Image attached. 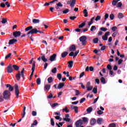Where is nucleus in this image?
I'll use <instances>...</instances> for the list:
<instances>
[{"instance_id":"obj_1","label":"nucleus","mask_w":127,"mask_h":127,"mask_svg":"<svg viewBox=\"0 0 127 127\" xmlns=\"http://www.w3.org/2000/svg\"><path fill=\"white\" fill-rule=\"evenodd\" d=\"M2 95L4 100H7L10 97V92L7 90H5L3 92Z\"/></svg>"},{"instance_id":"obj_2","label":"nucleus","mask_w":127,"mask_h":127,"mask_svg":"<svg viewBox=\"0 0 127 127\" xmlns=\"http://www.w3.org/2000/svg\"><path fill=\"white\" fill-rule=\"evenodd\" d=\"M79 41L82 43V45H86L87 44V37L86 36H82L79 38Z\"/></svg>"},{"instance_id":"obj_3","label":"nucleus","mask_w":127,"mask_h":127,"mask_svg":"<svg viewBox=\"0 0 127 127\" xmlns=\"http://www.w3.org/2000/svg\"><path fill=\"white\" fill-rule=\"evenodd\" d=\"M44 33V32L43 31H39L37 30V28H33V29H32L31 31H29V34H37V33Z\"/></svg>"},{"instance_id":"obj_4","label":"nucleus","mask_w":127,"mask_h":127,"mask_svg":"<svg viewBox=\"0 0 127 127\" xmlns=\"http://www.w3.org/2000/svg\"><path fill=\"white\" fill-rule=\"evenodd\" d=\"M67 4H69L70 7L73 8L76 4V0H68L67 1Z\"/></svg>"},{"instance_id":"obj_5","label":"nucleus","mask_w":127,"mask_h":127,"mask_svg":"<svg viewBox=\"0 0 127 127\" xmlns=\"http://www.w3.org/2000/svg\"><path fill=\"white\" fill-rule=\"evenodd\" d=\"M14 89L16 98H17V99H18V96L19 95V89H18V85H17V84L15 85Z\"/></svg>"},{"instance_id":"obj_6","label":"nucleus","mask_w":127,"mask_h":127,"mask_svg":"<svg viewBox=\"0 0 127 127\" xmlns=\"http://www.w3.org/2000/svg\"><path fill=\"white\" fill-rule=\"evenodd\" d=\"M21 35V32L19 31H16L13 32V36L15 38H16V37H19Z\"/></svg>"},{"instance_id":"obj_7","label":"nucleus","mask_w":127,"mask_h":127,"mask_svg":"<svg viewBox=\"0 0 127 127\" xmlns=\"http://www.w3.org/2000/svg\"><path fill=\"white\" fill-rule=\"evenodd\" d=\"M56 57H57V55L56 54H54L52 55L49 59L50 61L53 62L56 60Z\"/></svg>"},{"instance_id":"obj_8","label":"nucleus","mask_w":127,"mask_h":127,"mask_svg":"<svg viewBox=\"0 0 127 127\" xmlns=\"http://www.w3.org/2000/svg\"><path fill=\"white\" fill-rule=\"evenodd\" d=\"M83 125V120L82 119L78 120L76 123H75V127H81Z\"/></svg>"},{"instance_id":"obj_9","label":"nucleus","mask_w":127,"mask_h":127,"mask_svg":"<svg viewBox=\"0 0 127 127\" xmlns=\"http://www.w3.org/2000/svg\"><path fill=\"white\" fill-rule=\"evenodd\" d=\"M7 72L9 73H12L13 72V69H12L11 64H9L7 67Z\"/></svg>"},{"instance_id":"obj_10","label":"nucleus","mask_w":127,"mask_h":127,"mask_svg":"<svg viewBox=\"0 0 127 127\" xmlns=\"http://www.w3.org/2000/svg\"><path fill=\"white\" fill-rule=\"evenodd\" d=\"M110 35V32H106L104 35V36H102L103 40L106 41L108 40V36Z\"/></svg>"},{"instance_id":"obj_11","label":"nucleus","mask_w":127,"mask_h":127,"mask_svg":"<svg viewBox=\"0 0 127 127\" xmlns=\"http://www.w3.org/2000/svg\"><path fill=\"white\" fill-rule=\"evenodd\" d=\"M35 62L34 61L33 64H32V72L31 74H30L31 76H33V75H34V71L35 70Z\"/></svg>"},{"instance_id":"obj_12","label":"nucleus","mask_w":127,"mask_h":127,"mask_svg":"<svg viewBox=\"0 0 127 127\" xmlns=\"http://www.w3.org/2000/svg\"><path fill=\"white\" fill-rule=\"evenodd\" d=\"M17 42V40L15 39H12L10 40L8 42L9 45H12V44H14V43H16Z\"/></svg>"},{"instance_id":"obj_13","label":"nucleus","mask_w":127,"mask_h":127,"mask_svg":"<svg viewBox=\"0 0 127 127\" xmlns=\"http://www.w3.org/2000/svg\"><path fill=\"white\" fill-rule=\"evenodd\" d=\"M6 88H8V91H9V92H12V91L14 90L13 87H12L9 84H6Z\"/></svg>"},{"instance_id":"obj_14","label":"nucleus","mask_w":127,"mask_h":127,"mask_svg":"<svg viewBox=\"0 0 127 127\" xmlns=\"http://www.w3.org/2000/svg\"><path fill=\"white\" fill-rule=\"evenodd\" d=\"M50 88H51V85L50 84H47L45 85L44 90L45 91H48L49 90H50Z\"/></svg>"},{"instance_id":"obj_15","label":"nucleus","mask_w":127,"mask_h":127,"mask_svg":"<svg viewBox=\"0 0 127 127\" xmlns=\"http://www.w3.org/2000/svg\"><path fill=\"white\" fill-rule=\"evenodd\" d=\"M70 108L71 110H74L75 114H78V107L74 106V105H71Z\"/></svg>"},{"instance_id":"obj_16","label":"nucleus","mask_w":127,"mask_h":127,"mask_svg":"<svg viewBox=\"0 0 127 127\" xmlns=\"http://www.w3.org/2000/svg\"><path fill=\"white\" fill-rule=\"evenodd\" d=\"M76 50V46L75 45H72L69 47V51L72 52Z\"/></svg>"},{"instance_id":"obj_17","label":"nucleus","mask_w":127,"mask_h":127,"mask_svg":"<svg viewBox=\"0 0 127 127\" xmlns=\"http://www.w3.org/2000/svg\"><path fill=\"white\" fill-rule=\"evenodd\" d=\"M41 55L42 56V57H41L42 61H43V62H47L48 60L47 59H46L45 58V55H43V54H41Z\"/></svg>"},{"instance_id":"obj_18","label":"nucleus","mask_w":127,"mask_h":127,"mask_svg":"<svg viewBox=\"0 0 127 127\" xmlns=\"http://www.w3.org/2000/svg\"><path fill=\"white\" fill-rule=\"evenodd\" d=\"M96 119L95 118H92L90 120V125L91 126H94L96 124Z\"/></svg>"},{"instance_id":"obj_19","label":"nucleus","mask_w":127,"mask_h":127,"mask_svg":"<svg viewBox=\"0 0 127 127\" xmlns=\"http://www.w3.org/2000/svg\"><path fill=\"white\" fill-rule=\"evenodd\" d=\"M65 86L64 83H60L58 86V89H62Z\"/></svg>"},{"instance_id":"obj_20","label":"nucleus","mask_w":127,"mask_h":127,"mask_svg":"<svg viewBox=\"0 0 127 127\" xmlns=\"http://www.w3.org/2000/svg\"><path fill=\"white\" fill-rule=\"evenodd\" d=\"M68 68H72V67H73V61H69L68 62Z\"/></svg>"},{"instance_id":"obj_21","label":"nucleus","mask_w":127,"mask_h":127,"mask_svg":"<svg viewBox=\"0 0 127 127\" xmlns=\"http://www.w3.org/2000/svg\"><path fill=\"white\" fill-rule=\"evenodd\" d=\"M16 79L17 81H19L20 80V71H18V73L16 74Z\"/></svg>"},{"instance_id":"obj_22","label":"nucleus","mask_w":127,"mask_h":127,"mask_svg":"<svg viewBox=\"0 0 127 127\" xmlns=\"http://www.w3.org/2000/svg\"><path fill=\"white\" fill-rule=\"evenodd\" d=\"M32 22L34 24H35L36 23H39V22H40V20L37 19H33Z\"/></svg>"},{"instance_id":"obj_23","label":"nucleus","mask_w":127,"mask_h":127,"mask_svg":"<svg viewBox=\"0 0 127 127\" xmlns=\"http://www.w3.org/2000/svg\"><path fill=\"white\" fill-rule=\"evenodd\" d=\"M12 67L13 68L14 70H15V71H18V70H19V66L16 64H13Z\"/></svg>"},{"instance_id":"obj_24","label":"nucleus","mask_w":127,"mask_h":127,"mask_svg":"<svg viewBox=\"0 0 127 127\" xmlns=\"http://www.w3.org/2000/svg\"><path fill=\"white\" fill-rule=\"evenodd\" d=\"M33 27L32 26H28L25 29V31H29V30H32Z\"/></svg>"},{"instance_id":"obj_25","label":"nucleus","mask_w":127,"mask_h":127,"mask_svg":"<svg viewBox=\"0 0 127 127\" xmlns=\"http://www.w3.org/2000/svg\"><path fill=\"white\" fill-rule=\"evenodd\" d=\"M94 19H95V17H92L90 19V21L88 22V25L89 26H91L92 24H93V21H94Z\"/></svg>"},{"instance_id":"obj_26","label":"nucleus","mask_w":127,"mask_h":127,"mask_svg":"<svg viewBox=\"0 0 127 127\" xmlns=\"http://www.w3.org/2000/svg\"><path fill=\"white\" fill-rule=\"evenodd\" d=\"M68 55V52H64L63 53H62V58H65L66 56Z\"/></svg>"},{"instance_id":"obj_27","label":"nucleus","mask_w":127,"mask_h":127,"mask_svg":"<svg viewBox=\"0 0 127 127\" xmlns=\"http://www.w3.org/2000/svg\"><path fill=\"white\" fill-rule=\"evenodd\" d=\"M83 14L84 17H87L88 16V10L86 9L83 10Z\"/></svg>"},{"instance_id":"obj_28","label":"nucleus","mask_w":127,"mask_h":127,"mask_svg":"<svg viewBox=\"0 0 127 127\" xmlns=\"http://www.w3.org/2000/svg\"><path fill=\"white\" fill-rule=\"evenodd\" d=\"M97 123L98 125H102L103 119L102 118H98L97 120Z\"/></svg>"},{"instance_id":"obj_29","label":"nucleus","mask_w":127,"mask_h":127,"mask_svg":"<svg viewBox=\"0 0 127 127\" xmlns=\"http://www.w3.org/2000/svg\"><path fill=\"white\" fill-rule=\"evenodd\" d=\"M92 111H93V108L91 107H88L86 110V111L87 112V114H91Z\"/></svg>"},{"instance_id":"obj_30","label":"nucleus","mask_w":127,"mask_h":127,"mask_svg":"<svg viewBox=\"0 0 127 127\" xmlns=\"http://www.w3.org/2000/svg\"><path fill=\"white\" fill-rule=\"evenodd\" d=\"M92 92L94 93V94H97L98 93V88L97 87V86H95L93 90H92Z\"/></svg>"},{"instance_id":"obj_31","label":"nucleus","mask_w":127,"mask_h":127,"mask_svg":"<svg viewBox=\"0 0 127 127\" xmlns=\"http://www.w3.org/2000/svg\"><path fill=\"white\" fill-rule=\"evenodd\" d=\"M26 110V107L25 106L24 107L23 110V114L22 115V118L23 119L25 116V110Z\"/></svg>"},{"instance_id":"obj_32","label":"nucleus","mask_w":127,"mask_h":127,"mask_svg":"<svg viewBox=\"0 0 127 127\" xmlns=\"http://www.w3.org/2000/svg\"><path fill=\"white\" fill-rule=\"evenodd\" d=\"M48 82L49 84L52 83V82H53V77H52L51 76L49 77L48 78Z\"/></svg>"},{"instance_id":"obj_33","label":"nucleus","mask_w":127,"mask_h":127,"mask_svg":"<svg viewBox=\"0 0 127 127\" xmlns=\"http://www.w3.org/2000/svg\"><path fill=\"white\" fill-rule=\"evenodd\" d=\"M63 121H64L65 122H67V123H70L72 122V120L70 118H63Z\"/></svg>"},{"instance_id":"obj_34","label":"nucleus","mask_w":127,"mask_h":127,"mask_svg":"<svg viewBox=\"0 0 127 127\" xmlns=\"http://www.w3.org/2000/svg\"><path fill=\"white\" fill-rule=\"evenodd\" d=\"M29 32H28L27 34V36L29 37V38H30L31 41H33V39H32V34H29Z\"/></svg>"},{"instance_id":"obj_35","label":"nucleus","mask_w":127,"mask_h":127,"mask_svg":"<svg viewBox=\"0 0 127 127\" xmlns=\"http://www.w3.org/2000/svg\"><path fill=\"white\" fill-rule=\"evenodd\" d=\"M100 81L102 84H106L107 83L106 82V79L104 78V77H102L100 79Z\"/></svg>"},{"instance_id":"obj_36","label":"nucleus","mask_w":127,"mask_h":127,"mask_svg":"<svg viewBox=\"0 0 127 127\" xmlns=\"http://www.w3.org/2000/svg\"><path fill=\"white\" fill-rule=\"evenodd\" d=\"M118 17L120 19H121V18H123L124 17V14H123V13H119L118 15Z\"/></svg>"},{"instance_id":"obj_37","label":"nucleus","mask_w":127,"mask_h":127,"mask_svg":"<svg viewBox=\"0 0 127 127\" xmlns=\"http://www.w3.org/2000/svg\"><path fill=\"white\" fill-rule=\"evenodd\" d=\"M117 35H120V33H119L118 31H116L112 34L113 37H115Z\"/></svg>"},{"instance_id":"obj_38","label":"nucleus","mask_w":127,"mask_h":127,"mask_svg":"<svg viewBox=\"0 0 127 127\" xmlns=\"http://www.w3.org/2000/svg\"><path fill=\"white\" fill-rule=\"evenodd\" d=\"M21 76L24 79V68H23L21 71Z\"/></svg>"},{"instance_id":"obj_39","label":"nucleus","mask_w":127,"mask_h":127,"mask_svg":"<svg viewBox=\"0 0 127 127\" xmlns=\"http://www.w3.org/2000/svg\"><path fill=\"white\" fill-rule=\"evenodd\" d=\"M37 124V120H34L33 124L31 125V127H34V126H36Z\"/></svg>"},{"instance_id":"obj_40","label":"nucleus","mask_w":127,"mask_h":127,"mask_svg":"<svg viewBox=\"0 0 127 127\" xmlns=\"http://www.w3.org/2000/svg\"><path fill=\"white\" fill-rule=\"evenodd\" d=\"M86 25V23L85 22H83L81 24H80L78 26L79 28H82V27H84V26Z\"/></svg>"},{"instance_id":"obj_41","label":"nucleus","mask_w":127,"mask_h":127,"mask_svg":"<svg viewBox=\"0 0 127 127\" xmlns=\"http://www.w3.org/2000/svg\"><path fill=\"white\" fill-rule=\"evenodd\" d=\"M63 112H65V113H69V110H68V107H66L63 109Z\"/></svg>"},{"instance_id":"obj_42","label":"nucleus","mask_w":127,"mask_h":127,"mask_svg":"<svg viewBox=\"0 0 127 127\" xmlns=\"http://www.w3.org/2000/svg\"><path fill=\"white\" fill-rule=\"evenodd\" d=\"M6 22H7V19L6 18H3L2 19L1 23H2V24H4Z\"/></svg>"},{"instance_id":"obj_43","label":"nucleus","mask_w":127,"mask_h":127,"mask_svg":"<svg viewBox=\"0 0 127 127\" xmlns=\"http://www.w3.org/2000/svg\"><path fill=\"white\" fill-rule=\"evenodd\" d=\"M98 41H99V38H95L93 39V43H94V44L98 43Z\"/></svg>"},{"instance_id":"obj_44","label":"nucleus","mask_w":127,"mask_h":127,"mask_svg":"<svg viewBox=\"0 0 127 127\" xmlns=\"http://www.w3.org/2000/svg\"><path fill=\"white\" fill-rule=\"evenodd\" d=\"M57 72V68L54 67V68L52 69V72L53 73V74L56 73Z\"/></svg>"},{"instance_id":"obj_45","label":"nucleus","mask_w":127,"mask_h":127,"mask_svg":"<svg viewBox=\"0 0 127 127\" xmlns=\"http://www.w3.org/2000/svg\"><path fill=\"white\" fill-rule=\"evenodd\" d=\"M57 78H58L59 80H61L62 79V74L61 73H58L57 74Z\"/></svg>"},{"instance_id":"obj_46","label":"nucleus","mask_w":127,"mask_h":127,"mask_svg":"<svg viewBox=\"0 0 127 127\" xmlns=\"http://www.w3.org/2000/svg\"><path fill=\"white\" fill-rule=\"evenodd\" d=\"M36 83L38 85H40V84H41V79H40V78H37Z\"/></svg>"},{"instance_id":"obj_47","label":"nucleus","mask_w":127,"mask_h":127,"mask_svg":"<svg viewBox=\"0 0 127 127\" xmlns=\"http://www.w3.org/2000/svg\"><path fill=\"white\" fill-rule=\"evenodd\" d=\"M117 3H118V1H117V0H113L112 4L114 5V6H116V5H117Z\"/></svg>"},{"instance_id":"obj_48","label":"nucleus","mask_w":127,"mask_h":127,"mask_svg":"<svg viewBox=\"0 0 127 127\" xmlns=\"http://www.w3.org/2000/svg\"><path fill=\"white\" fill-rule=\"evenodd\" d=\"M37 115V112H36V111H33L32 112V115L33 116V117H36Z\"/></svg>"},{"instance_id":"obj_49","label":"nucleus","mask_w":127,"mask_h":127,"mask_svg":"<svg viewBox=\"0 0 127 127\" xmlns=\"http://www.w3.org/2000/svg\"><path fill=\"white\" fill-rule=\"evenodd\" d=\"M51 124L53 127H54L55 123H54V120H53V118H52L51 119Z\"/></svg>"},{"instance_id":"obj_50","label":"nucleus","mask_w":127,"mask_h":127,"mask_svg":"<svg viewBox=\"0 0 127 127\" xmlns=\"http://www.w3.org/2000/svg\"><path fill=\"white\" fill-rule=\"evenodd\" d=\"M110 18L111 19V20H113V19L115 18V15H114V14L112 13L110 15Z\"/></svg>"},{"instance_id":"obj_51","label":"nucleus","mask_w":127,"mask_h":127,"mask_svg":"<svg viewBox=\"0 0 127 127\" xmlns=\"http://www.w3.org/2000/svg\"><path fill=\"white\" fill-rule=\"evenodd\" d=\"M96 26H92L91 28H90V31H94V30H96Z\"/></svg>"},{"instance_id":"obj_52","label":"nucleus","mask_w":127,"mask_h":127,"mask_svg":"<svg viewBox=\"0 0 127 127\" xmlns=\"http://www.w3.org/2000/svg\"><path fill=\"white\" fill-rule=\"evenodd\" d=\"M82 122L84 123H87V122H88V118L86 117L82 118Z\"/></svg>"},{"instance_id":"obj_53","label":"nucleus","mask_w":127,"mask_h":127,"mask_svg":"<svg viewBox=\"0 0 127 127\" xmlns=\"http://www.w3.org/2000/svg\"><path fill=\"white\" fill-rule=\"evenodd\" d=\"M68 12H69V9L68 8L65 9L63 11V13H64V14H66V13H68Z\"/></svg>"},{"instance_id":"obj_54","label":"nucleus","mask_w":127,"mask_h":127,"mask_svg":"<svg viewBox=\"0 0 127 127\" xmlns=\"http://www.w3.org/2000/svg\"><path fill=\"white\" fill-rule=\"evenodd\" d=\"M100 30H101V31H104V32L107 31V30H108V29L105 28V27H101L100 28Z\"/></svg>"},{"instance_id":"obj_55","label":"nucleus","mask_w":127,"mask_h":127,"mask_svg":"<svg viewBox=\"0 0 127 127\" xmlns=\"http://www.w3.org/2000/svg\"><path fill=\"white\" fill-rule=\"evenodd\" d=\"M76 94H75V96H79V95H80V92L79 91V90L75 89L74 90Z\"/></svg>"},{"instance_id":"obj_56","label":"nucleus","mask_w":127,"mask_h":127,"mask_svg":"<svg viewBox=\"0 0 127 127\" xmlns=\"http://www.w3.org/2000/svg\"><path fill=\"white\" fill-rule=\"evenodd\" d=\"M122 5H123V3L119 2L117 4V7H122Z\"/></svg>"},{"instance_id":"obj_57","label":"nucleus","mask_w":127,"mask_h":127,"mask_svg":"<svg viewBox=\"0 0 127 127\" xmlns=\"http://www.w3.org/2000/svg\"><path fill=\"white\" fill-rule=\"evenodd\" d=\"M108 18H109V14L108 13L105 14L104 16V20H107V19H108Z\"/></svg>"},{"instance_id":"obj_58","label":"nucleus","mask_w":127,"mask_h":127,"mask_svg":"<svg viewBox=\"0 0 127 127\" xmlns=\"http://www.w3.org/2000/svg\"><path fill=\"white\" fill-rule=\"evenodd\" d=\"M116 127V124L115 123L110 124L109 126V127Z\"/></svg>"},{"instance_id":"obj_59","label":"nucleus","mask_w":127,"mask_h":127,"mask_svg":"<svg viewBox=\"0 0 127 127\" xmlns=\"http://www.w3.org/2000/svg\"><path fill=\"white\" fill-rule=\"evenodd\" d=\"M107 68L108 70H110V71L113 69V68H112V65H111L110 64L107 65Z\"/></svg>"},{"instance_id":"obj_60","label":"nucleus","mask_w":127,"mask_h":127,"mask_svg":"<svg viewBox=\"0 0 127 127\" xmlns=\"http://www.w3.org/2000/svg\"><path fill=\"white\" fill-rule=\"evenodd\" d=\"M101 20V16H97L95 18V21Z\"/></svg>"},{"instance_id":"obj_61","label":"nucleus","mask_w":127,"mask_h":127,"mask_svg":"<svg viewBox=\"0 0 127 127\" xmlns=\"http://www.w3.org/2000/svg\"><path fill=\"white\" fill-rule=\"evenodd\" d=\"M11 56V53H9L7 56H5V59H8Z\"/></svg>"},{"instance_id":"obj_62","label":"nucleus","mask_w":127,"mask_h":127,"mask_svg":"<svg viewBox=\"0 0 127 127\" xmlns=\"http://www.w3.org/2000/svg\"><path fill=\"white\" fill-rule=\"evenodd\" d=\"M58 103H55L52 105L51 107L52 108H55V107H56V106H58Z\"/></svg>"},{"instance_id":"obj_63","label":"nucleus","mask_w":127,"mask_h":127,"mask_svg":"<svg viewBox=\"0 0 127 127\" xmlns=\"http://www.w3.org/2000/svg\"><path fill=\"white\" fill-rule=\"evenodd\" d=\"M57 6L60 7H62V6H63V4H62L61 2H60L58 3H57Z\"/></svg>"},{"instance_id":"obj_64","label":"nucleus","mask_w":127,"mask_h":127,"mask_svg":"<svg viewBox=\"0 0 127 127\" xmlns=\"http://www.w3.org/2000/svg\"><path fill=\"white\" fill-rule=\"evenodd\" d=\"M87 91H92V89H93V86H89L88 87H86Z\"/></svg>"}]
</instances>
